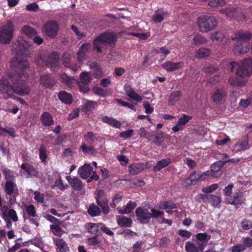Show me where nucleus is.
Masks as SVG:
<instances>
[{
	"instance_id": "1",
	"label": "nucleus",
	"mask_w": 252,
	"mask_h": 252,
	"mask_svg": "<svg viewBox=\"0 0 252 252\" xmlns=\"http://www.w3.org/2000/svg\"><path fill=\"white\" fill-rule=\"evenodd\" d=\"M29 66V63L25 59L19 62L18 67L22 70L12 72L9 76L11 85L6 78L2 77L0 79V93L3 97L6 98L12 97L14 93L21 95L30 94V87L26 83L28 76L23 70Z\"/></svg>"
},
{
	"instance_id": "2",
	"label": "nucleus",
	"mask_w": 252,
	"mask_h": 252,
	"mask_svg": "<svg viewBox=\"0 0 252 252\" xmlns=\"http://www.w3.org/2000/svg\"><path fill=\"white\" fill-rule=\"evenodd\" d=\"M236 67L235 74L238 78L243 79L249 76L252 73V58H245L239 63L232 61L228 66L232 72L234 71Z\"/></svg>"
},
{
	"instance_id": "3",
	"label": "nucleus",
	"mask_w": 252,
	"mask_h": 252,
	"mask_svg": "<svg viewBox=\"0 0 252 252\" xmlns=\"http://www.w3.org/2000/svg\"><path fill=\"white\" fill-rule=\"evenodd\" d=\"M35 62L37 65L48 66L52 70L60 64L59 55L56 52H52L48 55L41 53L35 57Z\"/></svg>"
},
{
	"instance_id": "4",
	"label": "nucleus",
	"mask_w": 252,
	"mask_h": 252,
	"mask_svg": "<svg viewBox=\"0 0 252 252\" xmlns=\"http://www.w3.org/2000/svg\"><path fill=\"white\" fill-rule=\"evenodd\" d=\"M117 40V36L114 33H102L94 40V50L98 53H102V45H108L109 47H113L115 45Z\"/></svg>"
},
{
	"instance_id": "5",
	"label": "nucleus",
	"mask_w": 252,
	"mask_h": 252,
	"mask_svg": "<svg viewBox=\"0 0 252 252\" xmlns=\"http://www.w3.org/2000/svg\"><path fill=\"white\" fill-rule=\"evenodd\" d=\"M197 24L201 32H208L215 29L217 25V21L213 16H199L197 19Z\"/></svg>"
},
{
	"instance_id": "6",
	"label": "nucleus",
	"mask_w": 252,
	"mask_h": 252,
	"mask_svg": "<svg viewBox=\"0 0 252 252\" xmlns=\"http://www.w3.org/2000/svg\"><path fill=\"white\" fill-rule=\"evenodd\" d=\"M14 27L11 21L0 27V44H9L13 37Z\"/></svg>"
},
{
	"instance_id": "7",
	"label": "nucleus",
	"mask_w": 252,
	"mask_h": 252,
	"mask_svg": "<svg viewBox=\"0 0 252 252\" xmlns=\"http://www.w3.org/2000/svg\"><path fill=\"white\" fill-rule=\"evenodd\" d=\"M95 198L97 205L101 208L102 212L104 215H107L110 212V208L108 199L104 191L102 189L98 190Z\"/></svg>"
},
{
	"instance_id": "8",
	"label": "nucleus",
	"mask_w": 252,
	"mask_h": 252,
	"mask_svg": "<svg viewBox=\"0 0 252 252\" xmlns=\"http://www.w3.org/2000/svg\"><path fill=\"white\" fill-rule=\"evenodd\" d=\"M59 26L56 21H50L46 22L43 26L42 31L47 36L54 38L57 35Z\"/></svg>"
},
{
	"instance_id": "9",
	"label": "nucleus",
	"mask_w": 252,
	"mask_h": 252,
	"mask_svg": "<svg viewBox=\"0 0 252 252\" xmlns=\"http://www.w3.org/2000/svg\"><path fill=\"white\" fill-rule=\"evenodd\" d=\"M17 42V50L19 53L24 57L30 56L33 49L32 45L22 37L18 38Z\"/></svg>"
},
{
	"instance_id": "10",
	"label": "nucleus",
	"mask_w": 252,
	"mask_h": 252,
	"mask_svg": "<svg viewBox=\"0 0 252 252\" xmlns=\"http://www.w3.org/2000/svg\"><path fill=\"white\" fill-rule=\"evenodd\" d=\"M39 83L42 87L51 89L55 85L57 81L51 74L44 73L40 76Z\"/></svg>"
},
{
	"instance_id": "11",
	"label": "nucleus",
	"mask_w": 252,
	"mask_h": 252,
	"mask_svg": "<svg viewBox=\"0 0 252 252\" xmlns=\"http://www.w3.org/2000/svg\"><path fill=\"white\" fill-rule=\"evenodd\" d=\"M246 201L245 195L242 191L235 192L227 200V203L234 205L236 209Z\"/></svg>"
},
{
	"instance_id": "12",
	"label": "nucleus",
	"mask_w": 252,
	"mask_h": 252,
	"mask_svg": "<svg viewBox=\"0 0 252 252\" xmlns=\"http://www.w3.org/2000/svg\"><path fill=\"white\" fill-rule=\"evenodd\" d=\"M227 93L226 89L223 87L215 88L211 94V99L215 103H219L225 99Z\"/></svg>"
},
{
	"instance_id": "13",
	"label": "nucleus",
	"mask_w": 252,
	"mask_h": 252,
	"mask_svg": "<svg viewBox=\"0 0 252 252\" xmlns=\"http://www.w3.org/2000/svg\"><path fill=\"white\" fill-rule=\"evenodd\" d=\"M249 46L247 41L238 40L233 46V53L236 55L245 54L249 50Z\"/></svg>"
},
{
	"instance_id": "14",
	"label": "nucleus",
	"mask_w": 252,
	"mask_h": 252,
	"mask_svg": "<svg viewBox=\"0 0 252 252\" xmlns=\"http://www.w3.org/2000/svg\"><path fill=\"white\" fill-rule=\"evenodd\" d=\"M252 37V33L249 31H245L239 30L235 32L231 36V39L233 40H241L247 41L250 40Z\"/></svg>"
},
{
	"instance_id": "15",
	"label": "nucleus",
	"mask_w": 252,
	"mask_h": 252,
	"mask_svg": "<svg viewBox=\"0 0 252 252\" xmlns=\"http://www.w3.org/2000/svg\"><path fill=\"white\" fill-rule=\"evenodd\" d=\"M192 119V116L190 115H188L184 114L179 119L177 125L172 127V130L174 132H178L180 130H182L183 129V126L187 125L189 122Z\"/></svg>"
},
{
	"instance_id": "16",
	"label": "nucleus",
	"mask_w": 252,
	"mask_h": 252,
	"mask_svg": "<svg viewBox=\"0 0 252 252\" xmlns=\"http://www.w3.org/2000/svg\"><path fill=\"white\" fill-rule=\"evenodd\" d=\"M90 49V43H83L81 45L77 55L79 62L82 63L85 60L87 55L89 53Z\"/></svg>"
},
{
	"instance_id": "17",
	"label": "nucleus",
	"mask_w": 252,
	"mask_h": 252,
	"mask_svg": "<svg viewBox=\"0 0 252 252\" xmlns=\"http://www.w3.org/2000/svg\"><path fill=\"white\" fill-rule=\"evenodd\" d=\"M143 137L148 138L158 146H160L163 141L164 138L162 134H154L147 133L143 128Z\"/></svg>"
},
{
	"instance_id": "18",
	"label": "nucleus",
	"mask_w": 252,
	"mask_h": 252,
	"mask_svg": "<svg viewBox=\"0 0 252 252\" xmlns=\"http://www.w3.org/2000/svg\"><path fill=\"white\" fill-rule=\"evenodd\" d=\"M21 168L27 172V177H37L39 175V172L37 169L28 163H22L21 165Z\"/></svg>"
},
{
	"instance_id": "19",
	"label": "nucleus",
	"mask_w": 252,
	"mask_h": 252,
	"mask_svg": "<svg viewBox=\"0 0 252 252\" xmlns=\"http://www.w3.org/2000/svg\"><path fill=\"white\" fill-rule=\"evenodd\" d=\"M184 65V63L182 62L174 63L168 61L163 63L162 64V67L163 69L168 71H173L179 68H183Z\"/></svg>"
},
{
	"instance_id": "20",
	"label": "nucleus",
	"mask_w": 252,
	"mask_h": 252,
	"mask_svg": "<svg viewBox=\"0 0 252 252\" xmlns=\"http://www.w3.org/2000/svg\"><path fill=\"white\" fill-rule=\"evenodd\" d=\"M93 172V167L90 164H85L78 170V173L83 179H89Z\"/></svg>"
},
{
	"instance_id": "21",
	"label": "nucleus",
	"mask_w": 252,
	"mask_h": 252,
	"mask_svg": "<svg viewBox=\"0 0 252 252\" xmlns=\"http://www.w3.org/2000/svg\"><path fill=\"white\" fill-rule=\"evenodd\" d=\"M224 161H218L212 164L211 167V176L214 178H217L221 175V168L224 164Z\"/></svg>"
},
{
	"instance_id": "22",
	"label": "nucleus",
	"mask_w": 252,
	"mask_h": 252,
	"mask_svg": "<svg viewBox=\"0 0 252 252\" xmlns=\"http://www.w3.org/2000/svg\"><path fill=\"white\" fill-rule=\"evenodd\" d=\"M65 178L71 187L75 190L80 191L83 188L82 181L76 177L67 176Z\"/></svg>"
},
{
	"instance_id": "23",
	"label": "nucleus",
	"mask_w": 252,
	"mask_h": 252,
	"mask_svg": "<svg viewBox=\"0 0 252 252\" xmlns=\"http://www.w3.org/2000/svg\"><path fill=\"white\" fill-rule=\"evenodd\" d=\"M58 97L62 102L70 105L73 101L72 95L65 91H60L58 94Z\"/></svg>"
},
{
	"instance_id": "24",
	"label": "nucleus",
	"mask_w": 252,
	"mask_h": 252,
	"mask_svg": "<svg viewBox=\"0 0 252 252\" xmlns=\"http://www.w3.org/2000/svg\"><path fill=\"white\" fill-rule=\"evenodd\" d=\"M42 124L45 126H50L54 124L53 116L48 112H44L40 116Z\"/></svg>"
},
{
	"instance_id": "25",
	"label": "nucleus",
	"mask_w": 252,
	"mask_h": 252,
	"mask_svg": "<svg viewBox=\"0 0 252 252\" xmlns=\"http://www.w3.org/2000/svg\"><path fill=\"white\" fill-rule=\"evenodd\" d=\"M234 148L236 149V151L237 152L249 149L250 148V146L249 145L248 137H245L243 140H238V141L235 143Z\"/></svg>"
},
{
	"instance_id": "26",
	"label": "nucleus",
	"mask_w": 252,
	"mask_h": 252,
	"mask_svg": "<svg viewBox=\"0 0 252 252\" xmlns=\"http://www.w3.org/2000/svg\"><path fill=\"white\" fill-rule=\"evenodd\" d=\"M167 11L162 10H156L153 15V20L156 23H160L168 15Z\"/></svg>"
},
{
	"instance_id": "27",
	"label": "nucleus",
	"mask_w": 252,
	"mask_h": 252,
	"mask_svg": "<svg viewBox=\"0 0 252 252\" xmlns=\"http://www.w3.org/2000/svg\"><path fill=\"white\" fill-rule=\"evenodd\" d=\"M4 189L7 195H12L18 189L13 181H7L5 182Z\"/></svg>"
},
{
	"instance_id": "28",
	"label": "nucleus",
	"mask_w": 252,
	"mask_h": 252,
	"mask_svg": "<svg viewBox=\"0 0 252 252\" xmlns=\"http://www.w3.org/2000/svg\"><path fill=\"white\" fill-rule=\"evenodd\" d=\"M182 93L180 91H175L172 92L169 97L168 104L174 105L182 97Z\"/></svg>"
},
{
	"instance_id": "29",
	"label": "nucleus",
	"mask_w": 252,
	"mask_h": 252,
	"mask_svg": "<svg viewBox=\"0 0 252 252\" xmlns=\"http://www.w3.org/2000/svg\"><path fill=\"white\" fill-rule=\"evenodd\" d=\"M124 90L129 98L137 102L141 101V96L135 92L130 86H125Z\"/></svg>"
},
{
	"instance_id": "30",
	"label": "nucleus",
	"mask_w": 252,
	"mask_h": 252,
	"mask_svg": "<svg viewBox=\"0 0 252 252\" xmlns=\"http://www.w3.org/2000/svg\"><path fill=\"white\" fill-rule=\"evenodd\" d=\"M202 176L201 175V172L199 171H195L189 177L186 179V183L188 185H194V182L200 179L202 180Z\"/></svg>"
},
{
	"instance_id": "31",
	"label": "nucleus",
	"mask_w": 252,
	"mask_h": 252,
	"mask_svg": "<svg viewBox=\"0 0 252 252\" xmlns=\"http://www.w3.org/2000/svg\"><path fill=\"white\" fill-rule=\"evenodd\" d=\"M101 120L103 123H106L113 127L120 128L122 126V124L114 118L104 116L101 118Z\"/></svg>"
},
{
	"instance_id": "32",
	"label": "nucleus",
	"mask_w": 252,
	"mask_h": 252,
	"mask_svg": "<svg viewBox=\"0 0 252 252\" xmlns=\"http://www.w3.org/2000/svg\"><path fill=\"white\" fill-rule=\"evenodd\" d=\"M100 223H87L85 225L86 230L90 233L96 234L99 230Z\"/></svg>"
},
{
	"instance_id": "33",
	"label": "nucleus",
	"mask_w": 252,
	"mask_h": 252,
	"mask_svg": "<svg viewBox=\"0 0 252 252\" xmlns=\"http://www.w3.org/2000/svg\"><path fill=\"white\" fill-rule=\"evenodd\" d=\"M54 242L60 252H68L69 251V247L63 239L57 238L54 240Z\"/></svg>"
},
{
	"instance_id": "34",
	"label": "nucleus",
	"mask_w": 252,
	"mask_h": 252,
	"mask_svg": "<svg viewBox=\"0 0 252 252\" xmlns=\"http://www.w3.org/2000/svg\"><path fill=\"white\" fill-rule=\"evenodd\" d=\"M171 162V160L169 158H164L161 160H159L154 167V170L155 171H159L162 168L169 165Z\"/></svg>"
},
{
	"instance_id": "35",
	"label": "nucleus",
	"mask_w": 252,
	"mask_h": 252,
	"mask_svg": "<svg viewBox=\"0 0 252 252\" xmlns=\"http://www.w3.org/2000/svg\"><path fill=\"white\" fill-rule=\"evenodd\" d=\"M22 32L31 39L34 35L37 34V32L35 29L29 25H25L22 28Z\"/></svg>"
},
{
	"instance_id": "36",
	"label": "nucleus",
	"mask_w": 252,
	"mask_h": 252,
	"mask_svg": "<svg viewBox=\"0 0 252 252\" xmlns=\"http://www.w3.org/2000/svg\"><path fill=\"white\" fill-rule=\"evenodd\" d=\"M136 206V204L130 201L126 205L125 209L118 208V211L120 214H127L131 212Z\"/></svg>"
},
{
	"instance_id": "37",
	"label": "nucleus",
	"mask_w": 252,
	"mask_h": 252,
	"mask_svg": "<svg viewBox=\"0 0 252 252\" xmlns=\"http://www.w3.org/2000/svg\"><path fill=\"white\" fill-rule=\"evenodd\" d=\"M102 210L94 203L91 204L88 209V214L92 217L98 216L101 214Z\"/></svg>"
},
{
	"instance_id": "38",
	"label": "nucleus",
	"mask_w": 252,
	"mask_h": 252,
	"mask_svg": "<svg viewBox=\"0 0 252 252\" xmlns=\"http://www.w3.org/2000/svg\"><path fill=\"white\" fill-rule=\"evenodd\" d=\"M211 54V50L207 48H201L199 49L196 53L195 57L197 58L204 59L209 57Z\"/></svg>"
},
{
	"instance_id": "39",
	"label": "nucleus",
	"mask_w": 252,
	"mask_h": 252,
	"mask_svg": "<svg viewBox=\"0 0 252 252\" xmlns=\"http://www.w3.org/2000/svg\"><path fill=\"white\" fill-rule=\"evenodd\" d=\"M207 201L214 207H219L221 202V199L216 195L208 194Z\"/></svg>"
},
{
	"instance_id": "40",
	"label": "nucleus",
	"mask_w": 252,
	"mask_h": 252,
	"mask_svg": "<svg viewBox=\"0 0 252 252\" xmlns=\"http://www.w3.org/2000/svg\"><path fill=\"white\" fill-rule=\"evenodd\" d=\"M128 170L131 175H136L142 171V164L133 163L128 166Z\"/></svg>"
},
{
	"instance_id": "41",
	"label": "nucleus",
	"mask_w": 252,
	"mask_h": 252,
	"mask_svg": "<svg viewBox=\"0 0 252 252\" xmlns=\"http://www.w3.org/2000/svg\"><path fill=\"white\" fill-rule=\"evenodd\" d=\"M132 223L131 219L126 218L125 216L117 220L118 224L121 227H130Z\"/></svg>"
},
{
	"instance_id": "42",
	"label": "nucleus",
	"mask_w": 252,
	"mask_h": 252,
	"mask_svg": "<svg viewBox=\"0 0 252 252\" xmlns=\"http://www.w3.org/2000/svg\"><path fill=\"white\" fill-rule=\"evenodd\" d=\"M1 170L6 181L13 180L15 177L12 171L7 168L3 167H1Z\"/></svg>"
},
{
	"instance_id": "43",
	"label": "nucleus",
	"mask_w": 252,
	"mask_h": 252,
	"mask_svg": "<svg viewBox=\"0 0 252 252\" xmlns=\"http://www.w3.org/2000/svg\"><path fill=\"white\" fill-rule=\"evenodd\" d=\"M39 156L41 161L45 163L48 157V154L46 147L43 144H42L39 148Z\"/></svg>"
},
{
	"instance_id": "44",
	"label": "nucleus",
	"mask_w": 252,
	"mask_h": 252,
	"mask_svg": "<svg viewBox=\"0 0 252 252\" xmlns=\"http://www.w3.org/2000/svg\"><path fill=\"white\" fill-rule=\"evenodd\" d=\"M80 83L84 84H89L92 81V77L90 76L89 73L84 71L80 74Z\"/></svg>"
},
{
	"instance_id": "45",
	"label": "nucleus",
	"mask_w": 252,
	"mask_h": 252,
	"mask_svg": "<svg viewBox=\"0 0 252 252\" xmlns=\"http://www.w3.org/2000/svg\"><path fill=\"white\" fill-rule=\"evenodd\" d=\"M90 67L93 69V76L95 78H98L102 76V71L101 68L95 63L91 64Z\"/></svg>"
},
{
	"instance_id": "46",
	"label": "nucleus",
	"mask_w": 252,
	"mask_h": 252,
	"mask_svg": "<svg viewBox=\"0 0 252 252\" xmlns=\"http://www.w3.org/2000/svg\"><path fill=\"white\" fill-rule=\"evenodd\" d=\"M92 145H87L86 144L83 143L80 149L84 155L93 154L95 152V149L94 147L91 146Z\"/></svg>"
},
{
	"instance_id": "47",
	"label": "nucleus",
	"mask_w": 252,
	"mask_h": 252,
	"mask_svg": "<svg viewBox=\"0 0 252 252\" xmlns=\"http://www.w3.org/2000/svg\"><path fill=\"white\" fill-rule=\"evenodd\" d=\"M237 8L235 7H229L223 8L221 10L222 13L225 14L227 17L231 18H234L236 14Z\"/></svg>"
},
{
	"instance_id": "48",
	"label": "nucleus",
	"mask_w": 252,
	"mask_h": 252,
	"mask_svg": "<svg viewBox=\"0 0 252 252\" xmlns=\"http://www.w3.org/2000/svg\"><path fill=\"white\" fill-rule=\"evenodd\" d=\"M93 91L95 94L101 97H106L109 95V93L107 90L98 87H94L93 89Z\"/></svg>"
},
{
	"instance_id": "49",
	"label": "nucleus",
	"mask_w": 252,
	"mask_h": 252,
	"mask_svg": "<svg viewBox=\"0 0 252 252\" xmlns=\"http://www.w3.org/2000/svg\"><path fill=\"white\" fill-rule=\"evenodd\" d=\"M70 60L71 55L69 53L65 52L63 53L62 55V62L65 67L67 68L70 66V65L71 63Z\"/></svg>"
},
{
	"instance_id": "50",
	"label": "nucleus",
	"mask_w": 252,
	"mask_h": 252,
	"mask_svg": "<svg viewBox=\"0 0 252 252\" xmlns=\"http://www.w3.org/2000/svg\"><path fill=\"white\" fill-rule=\"evenodd\" d=\"M60 78L63 83L65 84L67 86L70 87L72 86V79L65 73L61 74Z\"/></svg>"
},
{
	"instance_id": "51",
	"label": "nucleus",
	"mask_w": 252,
	"mask_h": 252,
	"mask_svg": "<svg viewBox=\"0 0 252 252\" xmlns=\"http://www.w3.org/2000/svg\"><path fill=\"white\" fill-rule=\"evenodd\" d=\"M193 44L195 45L205 44L207 42L206 39L200 34H196L193 39Z\"/></svg>"
},
{
	"instance_id": "52",
	"label": "nucleus",
	"mask_w": 252,
	"mask_h": 252,
	"mask_svg": "<svg viewBox=\"0 0 252 252\" xmlns=\"http://www.w3.org/2000/svg\"><path fill=\"white\" fill-rule=\"evenodd\" d=\"M84 139L89 145H93L95 141L94 134L92 132H88L84 135Z\"/></svg>"
},
{
	"instance_id": "53",
	"label": "nucleus",
	"mask_w": 252,
	"mask_h": 252,
	"mask_svg": "<svg viewBox=\"0 0 252 252\" xmlns=\"http://www.w3.org/2000/svg\"><path fill=\"white\" fill-rule=\"evenodd\" d=\"M211 39L217 42H221L224 38V35L221 32H217L212 33L210 36Z\"/></svg>"
},
{
	"instance_id": "54",
	"label": "nucleus",
	"mask_w": 252,
	"mask_h": 252,
	"mask_svg": "<svg viewBox=\"0 0 252 252\" xmlns=\"http://www.w3.org/2000/svg\"><path fill=\"white\" fill-rule=\"evenodd\" d=\"M185 250L187 252H198V248L193 243L189 241L186 242Z\"/></svg>"
},
{
	"instance_id": "55",
	"label": "nucleus",
	"mask_w": 252,
	"mask_h": 252,
	"mask_svg": "<svg viewBox=\"0 0 252 252\" xmlns=\"http://www.w3.org/2000/svg\"><path fill=\"white\" fill-rule=\"evenodd\" d=\"M240 224L241 227L244 230H248L252 228V221L247 219H243Z\"/></svg>"
},
{
	"instance_id": "56",
	"label": "nucleus",
	"mask_w": 252,
	"mask_h": 252,
	"mask_svg": "<svg viewBox=\"0 0 252 252\" xmlns=\"http://www.w3.org/2000/svg\"><path fill=\"white\" fill-rule=\"evenodd\" d=\"M211 238V235H208L206 232L199 233L196 235L197 240L201 242H208Z\"/></svg>"
},
{
	"instance_id": "57",
	"label": "nucleus",
	"mask_w": 252,
	"mask_h": 252,
	"mask_svg": "<svg viewBox=\"0 0 252 252\" xmlns=\"http://www.w3.org/2000/svg\"><path fill=\"white\" fill-rule=\"evenodd\" d=\"M159 207L162 209H173L177 208V206L175 203L169 201H165L160 203Z\"/></svg>"
},
{
	"instance_id": "58",
	"label": "nucleus",
	"mask_w": 252,
	"mask_h": 252,
	"mask_svg": "<svg viewBox=\"0 0 252 252\" xmlns=\"http://www.w3.org/2000/svg\"><path fill=\"white\" fill-rule=\"evenodd\" d=\"M6 218H9L12 220L14 222L17 221L18 220V216L15 210L13 209H10L8 211L7 213H6Z\"/></svg>"
},
{
	"instance_id": "59",
	"label": "nucleus",
	"mask_w": 252,
	"mask_h": 252,
	"mask_svg": "<svg viewBox=\"0 0 252 252\" xmlns=\"http://www.w3.org/2000/svg\"><path fill=\"white\" fill-rule=\"evenodd\" d=\"M218 187V185L217 184H212L209 186L203 188L202 189V191L205 193L208 194L216 190Z\"/></svg>"
},
{
	"instance_id": "60",
	"label": "nucleus",
	"mask_w": 252,
	"mask_h": 252,
	"mask_svg": "<svg viewBox=\"0 0 252 252\" xmlns=\"http://www.w3.org/2000/svg\"><path fill=\"white\" fill-rule=\"evenodd\" d=\"M99 226V230H100L103 233L109 236H113L114 235V232L108 227H107L104 223H100Z\"/></svg>"
},
{
	"instance_id": "61",
	"label": "nucleus",
	"mask_w": 252,
	"mask_h": 252,
	"mask_svg": "<svg viewBox=\"0 0 252 252\" xmlns=\"http://www.w3.org/2000/svg\"><path fill=\"white\" fill-rule=\"evenodd\" d=\"M122 200V197L120 195L117 194L115 195V196L113 198L112 202L110 204V206L111 208H114L117 204H118L119 202H120Z\"/></svg>"
},
{
	"instance_id": "62",
	"label": "nucleus",
	"mask_w": 252,
	"mask_h": 252,
	"mask_svg": "<svg viewBox=\"0 0 252 252\" xmlns=\"http://www.w3.org/2000/svg\"><path fill=\"white\" fill-rule=\"evenodd\" d=\"M26 212L30 217H34L36 216L35 207L32 204L27 206Z\"/></svg>"
},
{
	"instance_id": "63",
	"label": "nucleus",
	"mask_w": 252,
	"mask_h": 252,
	"mask_svg": "<svg viewBox=\"0 0 252 252\" xmlns=\"http://www.w3.org/2000/svg\"><path fill=\"white\" fill-rule=\"evenodd\" d=\"M133 130L132 129H128L127 130L121 132L119 136L120 137L126 139L131 137L133 135Z\"/></svg>"
},
{
	"instance_id": "64",
	"label": "nucleus",
	"mask_w": 252,
	"mask_h": 252,
	"mask_svg": "<svg viewBox=\"0 0 252 252\" xmlns=\"http://www.w3.org/2000/svg\"><path fill=\"white\" fill-rule=\"evenodd\" d=\"M245 250V246L242 244H237L231 248V252H242Z\"/></svg>"
}]
</instances>
